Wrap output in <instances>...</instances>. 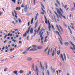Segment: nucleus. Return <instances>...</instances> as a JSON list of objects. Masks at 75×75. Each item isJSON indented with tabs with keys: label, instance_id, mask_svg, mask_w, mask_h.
Segmentation results:
<instances>
[{
	"label": "nucleus",
	"instance_id": "f257e3e1",
	"mask_svg": "<svg viewBox=\"0 0 75 75\" xmlns=\"http://www.w3.org/2000/svg\"><path fill=\"white\" fill-rule=\"evenodd\" d=\"M55 9L56 10L58 14H59V16L58 15L57 13L56 12H54V13L57 16L58 18H60L61 19L62 18H61V16H62V17L64 18V19H66V18L65 17V16H63V15L62 14H62L64 13V11H63L62 10L61 8H60V10L61 12L60 11V10L57 8H56Z\"/></svg>",
	"mask_w": 75,
	"mask_h": 75
},
{
	"label": "nucleus",
	"instance_id": "f03ea898",
	"mask_svg": "<svg viewBox=\"0 0 75 75\" xmlns=\"http://www.w3.org/2000/svg\"><path fill=\"white\" fill-rule=\"evenodd\" d=\"M45 30L44 28H42L41 31H40L38 33V35H40V37H41L42 36L43 34H44V33H45Z\"/></svg>",
	"mask_w": 75,
	"mask_h": 75
},
{
	"label": "nucleus",
	"instance_id": "7ed1b4c3",
	"mask_svg": "<svg viewBox=\"0 0 75 75\" xmlns=\"http://www.w3.org/2000/svg\"><path fill=\"white\" fill-rule=\"evenodd\" d=\"M31 28V26H29L28 29V30L26 31L25 33L23 34V37H26L27 34L30 33V30Z\"/></svg>",
	"mask_w": 75,
	"mask_h": 75
},
{
	"label": "nucleus",
	"instance_id": "20e7f679",
	"mask_svg": "<svg viewBox=\"0 0 75 75\" xmlns=\"http://www.w3.org/2000/svg\"><path fill=\"white\" fill-rule=\"evenodd\" d=\"M56 27L58 30L59 32L60 33H61V32L60 31V29H59V27H60V30H61V31H63V29H62V28L61 27V25H56Z\"/></svg>",
	"mask_w": 75,
	"mask_h": 75
},
{
	"label": "nucleus",
	"instance_id": "39448f33",
	"mask_svg": "<svg viewBox=\"0 0 75 75\" xmlns=\"http://www.w3.org/2000/svg\"><path fill=\"white\" fill-rule=\"evenodd\" d=\"M40 26H39V28H38V30L37 32V30H34V31L35 32V33L33 35V37H34L35 35H36V34H37V33H38V32H39V31H40Z\"/></svg>",
	"mask_w": 75,
	"mask_h": 75
},
{
	"label": "nucleus",
	"instance_id": "423d86ee",
	"mask_svg": "<svg viewBox=\"0 0 75 75\" xmlns=\"http://www.w3.org/2000/svg\"><path fill=\"white\" fill-rule=\"evenodd\" d=\"M54 32L55 33H56V34H58L59 35L60 39L62 41V38L61 36V35H60L59 34V32L57 31H55Z\"/></svg>",
	"mask_w": 75,
	"mask_h": 75
},
{
	"label": "nucleus",
	"instance_id": "0eeeda50",
	"mask_svg": "<svg viewBox=\"0 0 75 75\" xmlns=\"http://www.w3.org/2000/svg\"><path fill=\"white\" fill-rule=\"evenodd\" d=\"M47 22L49 25V26H48V29L50 31V32L51 31V24H50V21L49 20H47Z\"/></svg>",
	"mask_w": 75,
	"mask_h": 75
},
{
	"label": "nucleus",
	"instance_id": "6e6552de",
	"mask_svg": "<svg viewBox=\"0 0 75 75\" xmlns=\"http://www.w3.org/2000/svg\"><path fill=\"white\" fill-rule=\"evenodd\" d=\"M40 68L41 69H42V70H43V71H44L45 70V69H44V67L43 66H42V64L41 63V62H40Z\"/></svg>",
	"mask_w": 75,
	"mask_h": 75
},
{
	"label": "nucleus",
	"instance_id": "1a4fd4ad",
	"mask_svg": "<svg viewBox=\"0 0 75 75\" xmlns=\"http://www.w3.org/2000/svg\"><path fill=\"white\" fill-rule=\"evenodd\" d=\"M34 30L33 29V28H31L30 30V34H33V33Z\"/></svg>",
	"mask_w": 75,
	"mask_h": 75
},
{
	"label": "nucleus",
	"instance_id": "9d476101",
	"mask_svg": "<svg viewBox=\"0 0 75 75\" xmlns=\"http://www.w3.org/2000/svg\"><path fill=\"white\" fill-rule=\"evenodd\" d=\"M37 49L35 48H34L31 49L29 50V51H37Z\"/></svg>",
	"mask_w": 75,
	"mask_h": 75
},
{
	"label": "nucleus",
	"instance_id": "9b49d317",
	"mask_svg": "<svg viewBox=\"0 0 75 75\" xmlns=\"http://www.w3.org/2000/svg\"><path fill=\"white\" fill-rule=\"evenodd\" d=\"M50 70H51V71H52V72L53 73L55 72V69L54 68H53L52 67H50Z\"/></svg>",
	"mask_w": 75,
	"mask_h": 75
},
{
	"label": "nucleus",
	"instance_id": "f8f14e48",
	"mask_svg": "<svg viewBox=\"0 0 75 75\" xmlns=\"http://www.w3.org/2000/svg\"><path fill=\"white\" fill-rule=\"evenodd\" d=\"M14 13L15 14V16L16 18V19H17V13H16V11L15 10H14Z\"/></svg>",
	"mask_w": 75,
	"mask_h": 75
},
{
	"label": "nucleus",
	"instance_id": "ddd939ff",
	"mask_svg": "<svg viewBox=\"0 0 75 75\" xmlns=\"http://www.w3.org/2000/svg\"><path fill=\"white\" fill-rule=\"evenodd\" d=\"M21 9V7H18L16 8V10H20Z\"/></svg>",
	"mask_w": 75,
	"mask_h": 75
},
{
	"label": "nucleus",
	"instance_id": "4468645a",
	"mask_svg": "<svg viewBox=\"0 0 75 75\" xmlns=\"http://www.w3.org/2000/svg\"><path fill=\"white\" fill-rule=\"evenodd\" d=\"M64 44L65 46H68V45H69V42H65Z\"/></svg>",
	"mask_w": 75,
	"mask_h": 75
},
{
	"label": "nucleus",
	"instance_id": "2eb2a0df",
	"mask_svg": "<svg viewBox=\"0 0 75 75\" xmlns=\"http://www.w3.org/2000/svg\"><path fill=\"white\" fill-rule=\"evenodd\" d=\"M60 56L62 59V60L63 61H64V57H63V55H62V54H60Z\"/></svg>",
	"mask_w": 75,
	"mask_h": 75
},
{
	"label": "nucleus",
	"instance_id": "dca6fc26",
	"mask_svg": "<svg viewBox=\"0 0 75 75\" xmlns=\"http://www.w3.org/2000/svg\"><path fill=\"white\" fill-rule=\"evenodd\" d=\"M45 23L47 24H48V23H47V18H46V17H45Z\"/></svg>",
	"mask_w": 75,
	"mask_h": 75
},
{
	"label": "nucleus",
	"instance_id": "f3484780",
	"mask_svg": "<svg viewBox=\"0 0 75 75\" xmlns=\"http://www.w3.org/2000/svg\"><path fill=\"white\" fill-rule=\"evenodd\" d=\"M42 46H39L38 47V50H41V49H42Z\"/></svg>",
	"mask_w": 75,
	"mask_h": 75
},
{
	"label": "nucleus",
	"instance_id": "a211bd4d",
	"mask_svg": "<svg viewBox=\"0 0 75 75\" xmlns=\"http://www.w3.org/2000/svg\"><path fill=\"white\" fill-rule=\"evenodd\" d=\"M68 28L70 32V33L71 34H72V31H71V29H70V28H69V26H68Z\"/></svg>",
	"mask_w": 75,
	"mask_h": 75
},
{
	"label": "nucleus",
	"instance_id": "6ab92c4d",
	"mask_svg": "<svg viewBox=\"0 0 75 75\" xmlns=\"http://www.w3.org/2000/svg\"><path fill=\"white\" fill-rule=\"evenodd\" d=\"M13 73H14L15 74H16V75H18V74L17 73V71H15L13 72Z\"/></svg>",
	"mask_w": 75,
	"mask_h": 75
},
{
	"label": "nucleus",
	"instance_id": "aec40b11",
	"mask_svg": "<svg viewBox=\"0 0 75 75\" xmlns=\"http://www.w3.org/2000/svg\"><path fill=\"white\" fill-rule=\"evenodd\" d=\"M32 48V47H31V46H30V47H28V48H27V49H26L25 50V51H28V50H29L30 49V48Z\"/></svg>",
	"mask_w": 75,
	"mask_h": 75
},
{
	"label": "nucleus",
	"instance_id": "412c9836",
	"mask_svg": "<svg viewBox=\"0 0 75 75\" xmlns=\"http://www.w3.org/2000/svg\"><path fill=\"white\" fill-rule=\"evenodd\" d=\"M63 56L64 58V59L66 60V55H65V54L64 53H63Z\"/></svg>",
	"mask_w": 75,
	"mask_h": 75
},
{
	"label": "nucleus",
	"instance_id": "4be33fe9",
	"mask_svg": "<svg viewBox=\"0 0 75 75\" xmlns=\"http://www.w3.org/2000/svg\"><path fill=\"white\" fill-rule=\"evenodd\" d=\"M36 72L37 73H38V72L39 71V70H38V67H36Z\"/></svg>",
	"mask_w": 75,
	"mask_h": 75
},
{
	"label": "nucleus",
	"instance_id": "5701e85b",
	"mask_svg": "<svg viewBox=\"0 0 75 75\" xmlns=\"http://www.w3.org/2000/svg\"><path fill=\"white\" fill-rule=\"evenodd\" d=\"M33 21H34V18H32L31 20V24H33Z\"/></svg>",
	"mask_w": 75,
	"mask_h": 75
},
{
	"label": "nucleus",
	"instance_id": "b1692460",
	"mask_svg": "<svg viewBox=\"0 0 75 75\" xmlns=\"http://www.w3.org/2000/svg\"><path fill=\"white\" fill-rule=\"evenodd\" d=\"M56 1L57 4L59 5V6H60V3H59V1H58V0H56Z\"/></svg>",
	"mask_w": 75,
	"mask_h": 75
},
{
	"label": "nucleus",
	"instance_id": "393cba45",
	"mask_svg": "<svg viewBox=\"0 0 75 75\" xmlns=\"http://www.w3.org/2000/svg\"><path fill=\"white\" fill-rule=\"evenodd\" d=\"M40 4L42 7L43 8V9H45V8L44 7V6L43 4L42 3H41Z\"/></svg>",
	"mask_w": 75,
	"mask_h": 75
},
{
	"label": "nucleus",
	"instance_id": "a878e982",
	"mask_svg": "<svg viewBox=\"0 0 75 75\" xmlns=\"http://www.w3.org/2000/svg\"><path fill=\"white\" fill-rule=\"evenodd\" d=\"M54 54H55V50H54L53 51L52 53V57H54Z\"/></svg>",
	"mask_w": 75,
	"mask_h": 75
},
{
	"label": "nucleus",
	"instance_id": "bb28decb",
	"mask_svg": "<svg viewBox=\"0 0 75 75\" xmlns=\"http://www.w3.org/2000/svg\"><path fill=\"white\" fill-rule=\"evenodd\" d=\"M37 23H38V22H37L35 24V28H36L37 27Z\"/></svg>",
	"mask_w": 75,
	"mask_h": 75
},
{
	"label": "nucleus",
	"instance_id": "cd10ccee",
	"mask_svg": "<svg viewBox=\"0 0 75 75\" xmlns=\"http://www.w3.org/2000/svg\"><path fill=\"white\" fill-rule=\"evenodd\" d=\"M27 59L28 61H31V59H32L31 58L29 57L27 58Z\"/></svg>",
	"mask_w": 75,
	"mask_h": 75
},
{
	"label": "nucleus",
	"instance_id": "c85d7f7f",
	"mask_svg": "<svg viewBox=\"0 0 75 75\" xmlns=\"http://www.w3.org/2000/svg\"><path fill=\"white\" fill-rule=\"evenodd\" d=\"M38 13H37L36 15V16L35 17V20H37V17L38 16Z\"/></svg>",
	"mask_w": 75,
	"mask_h": 75
},
{
	"label": "nucleus",
	"instance_id": "c756f323",
	"mask_svg": "<svg viewBox=\"0 0 75 75\" xmlns=\"http://www.w3.org/2000/svg\"><path fill=\"white\" fill-rule=\"evenodd\" d=\"M37 47V46L35 45H32V47H33V48H36V47Z\"/></svg>",
	"mask_w": 75,
	"mask_h": 75
},
{
	"label": "nucleus",
	"instance_id": "7c9ffc66",
	"mask_svg": "<svg viewBox=\"0 0 75 75\" xmlns=\"http://www.w3.org/2000/svg\"><path fill=\"white\" fill-rule=\"evenodd\" d=\"M20 74H23L24 72V71L23 70H21L20 71Z\"/></svg>",
	"mask_w": 75,
	"mask_h": 75
},
{
	"label": "nucleus",
	"instance_id": "2f4dec72",
	"mask_svg": "<svg viewBox=\"0 0 75 75\" xmlns=\"http://www.w3.org/2000/svg\"><path fill=\"white\" fill-rule=\"evenodd\" d=\"M48 47H47V48L44 50V52H46L48 50Z\"/></svg>",
	"mask_w": 75,
	"mask_h": 75
},
{
	"label": "nucleus",
	"instance_id": "473e14b6",
	"mask_svg": "<svg viewBox=\"0 0 75 75\" xmlns=\"http://www.w3.org/2000/svg\"><path fill=\"white\" fill-rule=\"evenodd\" d=\"M50 49L49 48V49L48 50V52L47 53V54H48V55L50 54Z\"/></svg>",
	"mask_w": 75,
	"mask_h": 75
},
{
	"label": "nucleus",
	"instance_id": "72a5a7b5",
	"mask_svg": "<svg viewBox=\"0 0 75 75\" xmlns=\"http://www.w3.org/2000/svg\"><path fill=\"white\" fill-rule=\"evenodd\" d=\"M52 27L53 29V31H55V28H54V27L53 25H52Z\"/></svg>",
	"mask_w": 75,
	"mask_h": 75
},
{
	"label": "nucleus",
	"instance_id": "f704fd0d",
	"mask_svg": "<svg viewBox=\"0 0 75 75\" xmlns=\"http://www.w3.org/2000/svg\"><path fill=\"white\" fill-rule=\"evenodd\" d=\"M45 66H46V69H47L48 68V66H47V63H45Z\"/></svg>",
	"mask_w": 75,
	"mask_h": 75
},
{
	"label": "nucleus",
	"instance_id": "c9c22d12",
	"mask_svg": "<svg viewBox=\"0 0 75 75\" xmlns=\"http://www.w3.org/2000/svg\"><path fill=\"white\" fill-rule=\"evenodd\" d=\"M18 21H19V23H21L22 22V21H21V20L20 18H19L18 19Z\"/></svg>",
	"mask_w": 75,
	"mask_h": 75
},
{
	"label": "nucleus",
	"instance_id": "e433bc0d",
	"mask_svg": "<svg viewBox=\"0 0 75 75\" xmlns=\"http://www.w3.org/2000/svg\"><path fill=\"white\" fill-rule=\"evenodd\" d=\"M34 64H33V66H32V68L33 69V70H34Z\"/></svg>",
	"mask_w": 75,
	"mask_h": 75
},
{
	"label": "nucleus",
	"instance_id": "4c0bfd02",
	"mask_svg": "<svg viewBox=\"0 0 75 75\" xmlns=\"http://www.w3.org/2000/svg\"><path fill=\"white\" fill-rule=\"evenodd\" d=\"M27 8H28V7H27V5H26L25 6V9L26 10H27Z\"/></svg>",
	"mask_w": 75,
	"mask_h": 75
},
{
	"label": "nucleus",
	"instance_id": "58836bf2",
	"mask_svg": "<svg viewBox=\"0 0 75 75\" xmlns=\"http://www.w3.org/2000/svg\"><path fill=\"white\" fill-rule=\"evenodd\" d=\"M14 20L16 23H18V21L17 20H16V18H14Z\"/></svg>",
	"mask_w": 75,
	"mask_h": 75
},
{
	"label": "nucleus",
	"instance_id": "ea45409f",
	"mask_svg": "<svg viewBox=\"0 0 75 75\" xmlns=\"http://www.w3.org/2000/svg\"><path fill=\"white\" fill-rule=\"evenodd\" d=\"M59 54H60V51L59 50V52L57 51V55H59Z\"/></svg>",
	"mask_w": 75,
	"mask_h": 75
},
{
	"label": "nucleus",
	"instance_id": "a19ab883",
	"mask_svg": "<svg viewBox=\"0 0 75 75\" xmlns=\"http://www.w3.org/2000/svg\"><path fill=\"white\" fill-rule=\"evenodd\" d=\"M21 7H22V8H23V7H24V4H22L21 6Z\"/></svg>",
	"mask_w": 75,
	"mask_h": 75
},
{
	"label": "nucleus",
	"instance_id": "79ce46f5",
	"mask_svg": "<svg viewBox=\"0 0 75 75\" xmlns=\"http://www.w3.org/2000/svg\"><path fill=\"white\" fill-rule=\"evenodd\" d=\"M41 9L42 10V11H43V12H44V13H45V11L44 10V9H43V8H41Z\"/></svg>",
	"mask_w": 75,
	"mask_h": 75
},
{
	"label": "nucleus",
	"instance_id": "37998d69",
	"mask_svg": "<svg viewBox=\"0 0 75 75\" xmlns=\"http://www.w3.org/2000/svg\"><path fill=\"white\" fill-rule=\"evenodd\" d=\"M33 1H34V5H35V0H32Z\"/></svg>",
	"mask_w": 75,
	"mask_h": 75
},
{
	"label": "nucleus",
	"instance_id": "c03bdc74",
	"mask_svg": "<svg viewBox=\"0 0 75 75\" xmlns=\"http://www.w3.org/2000/svg\"><path fill=\"white\" fill-rule=\"evenodd\" d=\"M3 13V12H0V16H1V14H2Z\"/></svg>",
	"mask_w": 75,
	"mask_h": 75
},
{
	"label": "nucleus",
	"instance_id": "a18cd8bd",
	"mask_svg": "<svg viewBox=\"0 0 75 75\" xmlns=\"http://www.w3.org/2000/svg\"><path fill=\"white\" fill-rule=\"evenodd\" d=\"M40 44L42 45H43V44H44V42H43V41H41Z\"/></svg>",
	"mask_w": 75,
	"mask_h": 75
},
{
	"label": "nucleus",
	"instance_id": "49530a36",
	"mask_svg": "<svg viewBox=\"0 0 75 75\" xmlns=\"http://www.w3.org/2000/svg\"><path fill=\"white\" fill-rule=\"evenodd\" d=\"M55 6L57 7H58V5L57 3H55Z\"/></svg>",
	"mask_w": 75,
	"mask_h": 75
},
{
	"label": "nucleus",
	"instance_id": "de8ad7c7",
	"mask_svg": "<svg viewBox=\"0 0 75 75\" xmlns=\"http://www.w3.org/2000/svg\"><path fill=\"white\" fill-rule=\"evenodd\" d=\"M12 1H13L14 3H16V0H12Z\"/></svg>",
	"mask_w": 75,
	"mask_h": 75
},
{
	"label": "nucleus",
	"instance_id": "09e8293b",
	"mask_svg": "<svg viewBox=\"0 0 75 75\" xmlns=\"http://www.w3.org/2000/svg\"><path fill=\"white\" fill-rule=\"evenodd\" d=\"M7 68H6L5 69H4V71L5 72L7 71Z\"/></svg>",
	"mask_w": 75,
	"mask_h": 75
},
{
	"label": "nucleus",
	"instance_id": "8fccbe9b",
	"mask_svg": "<svg viewBox=\"0 0 75 75\" xmlns=\"http://www.w3.org/2000/svg\"><path fill=\"white\" fill-rule=\"evenodd\" d=\"M47 72L48 75H50V73H49V71H48V70H47Z\"/></svg>",
	"mask_w": 75,
	"mask_h": 75
},
{
	"label": "nucleus",
	"instance_id": "3c124183",
	"mask_svg": "<svg viewBox=\"0 0 75 75\" xmlns=\"http://www.w3.org/2000/svg\"><path fill=\"white\" fill-rule=\"evenodd\" d=\"M26 53H27V52H23L22 53V54H26Z\"/></svg>",
	"mask_w": 75,
	"mask_h": 75
},
{
	"label": "nucleus",
	"instance_id": "603ef678",
	"mask_svg": "<svg viewBox=\"0 0 75 75\" xmlns=\"http://www.w3.org/2000/svg\"><path fill=\"white\" fill-rule=\"evenodd\" d=\"M41 38V41H42V40H43V39H44V38L43 37H40Z\"/></svg>",
	"mask_w": 75,
	"mask_h": 75
},
{
	"label": "nucleus",
	"instance_id": "864d4df0",
	"mask_svg": "<svg viewBox=\"0 0 75 75\" xmlns=\"http://www.w3.org/2000/svg\"><path fill=\"white\" fill-rule=\"evenodd\" d=\"M27 40H29V36H28V37L27 38Z\"/></svg>",
	"mask_w": 75,
	"mask_h": 75
},
{
	"label": "nucleus",
	"instance_id": "5fc2aeb1",
	"mask_svg": "<svg viewBox=\"0 0 75 75\" xmlns=\"http://www.w3.org/2000/svg\"><path fill=\"white\" fill-rule=\"evenodd\" d=\"M7 35H6L4 37V39H5L6 38V37H7Z\"/></svg>",
	"mask_w": 75,
	"mask_h": 75
},
{
	"label": "nucleus",
	"instance_id": "6e6d98bb",
	"mask_svg": "<svg viewBox=\"0 0 75 75\" xmlns=\"http://www.w3.org/2000/svg\"><path fill=\"white\" fill-rule=\"evenodd\" d=\"M40 13L42 14H44V13L43 12H41Z\"/></svg>",
	"mask_w": 75,
	"mask_h": 75
},
{
	"label": "nucleus",
	"instance_id": "4d7b16f0",
	"mask_svg": "<svg viewBox=\"0 0 75 75\" xmlns=\"http://www.w3.org/2000/svg\"><path fill=\"white\" fill-rule=\"evenodd\" d=\"M30 21H29L28 22V26H30Z\"/></svg>",
	"mask_w": 75,
	"mask_h": 75
},
{
	"label": "nucleus",
	"instance_id": "13d9d810",
	"mask_svg": "<svg viewBox=\"0 0 75 75\" xmlns=\"http://www.w3.org/2000/svg\"><path fill=\"white\" fill-rule=\"evenodd\" d=\"M56 72L57 73V75H58V70L56 71Z\"/></svg>",
	"mask_w": 75,
	"mask_h": 75
},
{
	"label": "nucleus",
	"instance_id": "bf43d9fd",
	"mask_svg": "<svg viewBox=\"0 0 75 75\" xmlns=\"http://www.w3.org/2000/svg\"><path fill=\"white\" fill-rule=\"evenodd\" d=\"M12 16L13 17H14V13L12 12Z\"/></svg>",
	"mask_w": 75,
	"mask_h": 75
},
{
	"label": "nucleus",
	"instance_id": "052dcab7",
	"mask_svg": "<svg viewBox=\"0 0 75 75\" xmlns=\"http://www.w3.org/2000/svg\"><path fill=\"white\" fill-rule=\"evenodd\" d=\"M74 8H71V11H73V10H74Z\"/></svg>",
	"mask_w": 75,
	"mask_h": 75
},
{
	"label": "nucleus",
	"instance_id": "680f3d73",
	"mask_svg": "<svg viewBox=\"0 0 75 75\" xmlns=\"http://www.w3.org/2000/svg\"><path fill=\"white\" fill-rule=\"evenodd\" d=\"M60 42L61 44L62 45V42L60 40Z\"/></svg>",
	"mask_w": 75,
	"mask_h": 75
},
{
	"label": "nucleus",
	"instance_id": "e2e57ef3",
	"mask_svg": "<svg viewBox=\"0 0 75 75\" xmlns=\"http://www.w3.org/2000/svg\"><path fill=\"white\" fill-rule=\"evenodd\" d=\"M70 48H71V50H74V48H73V47H70Z\"/></svg>",
	"mask_w": 75,
	"mask_h": 75
},
{
	"label": "nucleus",
	"instance_id": "0e129e2a",
	"mask_svg": "<svg viewBox=\"0 0 75 75\" xmlns=\"http://www.w3.org/2000/svg\"><path fill=\"white\" fill-rule=\"evenodd\" d=\"M12 23L14 25H15V23H14V21H12Z\"/></svg>",
	"mask_w": 75,
	"mask_h": 75
},
{
	"label": "nucleus",
	"instance_id": "69168bd1",
	"mask_svg": "<svg viewBox=\"0 0 75 75\" xmlns=\"http://www.w3.org/2000/svg\"><path fill=\"white\" fill-rule=\"evenodd\" d=\"M71 42V44H72V45L73 46H74L75 47V45H74V44H72V42Z\"/></svg>",
	"mask_w": 75,
	"mask_h": 75
},
{
	"label": "nucleus",
	"instance_id": "338daca9",
	"mask_svg": "<svg viewBox=\"0 0 75 75\" xmlns=\"http://www.w3.org/2000/svg\"><path fill=\"white\" fill-rule=\"evenodd\" d=\"M4 48H5V47H4L2 48V50H4Z\"/></svg>",
	"mask_w": 75,
	"mask_h": 75
},
{
	"label": "nucleus",
	"instance_id": "774afa93",
	"mask_svg": "<svg viewBox=\"0 0 75 75\" xmlns=\"http://www.w3.org/2000/svg\"><path fill=\"white\" fill-rule=\"evenodd\" d=\"M71 24L72 26H73V25H74V24L72 23H71Z\"/></svg>",
	"mask_w": 75,
	"mask_h": 75
}]
</instances>
